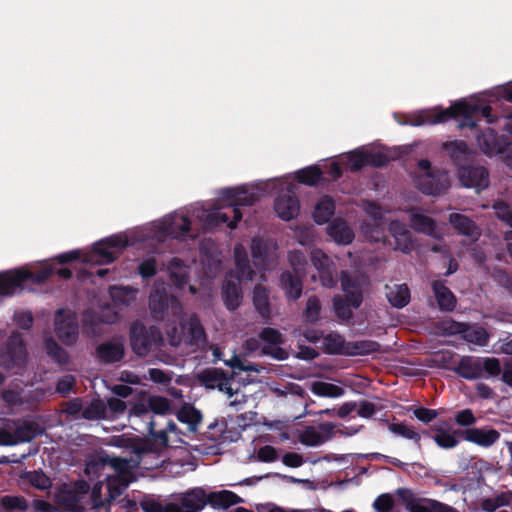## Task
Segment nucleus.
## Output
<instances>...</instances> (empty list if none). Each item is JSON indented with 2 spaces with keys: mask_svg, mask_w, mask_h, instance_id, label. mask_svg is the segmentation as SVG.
I'll use <instances>...</instances> for the list:
<instances>
[{
  "mask_svg": "<svg viewBox=\"0 0 512 512\" xmlns=\"http://www.w3.org/2000/svg\"><path fill=\"white\" fill-rule=\"evenodd\" d=\"M482 366L480 357L464 356L455 371L464 379L474 380L482 376Z\"/></svg>",
  "mask_w": 512,
  "mask_h": 512,
  "instance_id": "obj_38",
  "label": "nucleus"
},
{
  "mask_svg": "<svg viewBox=\"0 0 512 512\" xmlns=\"http://www.w3.org/2000/svg\"><path fill=\"white\" fill-rule=\"evenodd\" d=\"M417 167L421 176L426 178V182L423 183L426 187L420 192H439L438 182H440L441 177L446 175L439 170L434 169L428 159L419 160Z\"/></svg>",
  "mask_w": 512,
  "mask_h": 512,
  "instance_id": "obj_37",
  "label": "nucleus"
},
{
  "mask_svg": "<svg viewBox=\"0 0 512 512\" xmlns=\"http://www.w3.org/2000/svg\"><path fill=\"white\" fill-rule=\"evenodd\" d=\"M27 359V351L19 332H13L0 351V365L7 370L22 368Z\"/></svg>",
  "mask_w": 512,
  "mask_h": 512,
  "instance_id": "obj_10",
  "label": "nucleus"
},
{
  "mask_svg": "<svg viewBox=\"0 0 512 512\" xmlns=\"http://www.w3.org/2000/svg\"><path fill=\"white\" fill-rule=\"evenodd\" d=\"M233 252L235 269L228 273L222 287L223 300L229 310H235L241 304V281L252 280L255 276V271L249 263L245 247L242 244H236Z\"/></svg>",
  "mask_w": 512,
  "mask_h": 512,
  "instance_id": "obj_3",
  "label": "nucleus"
},
{
  "mask_svg": "<svg viewBox=\"0 0 512 512\" xmlns=\"http://www.w3.org/2000/svg\"><path fill=\"white\" fill-rule=\"evenodd\" d=\"M328 235L338 244L348 245L354 239V232L342 219H334L327 227Z\"/></svg>",
  "mask_w": 512,
  "mask_h": 512,
  "instance_id": "obj_39",
  "label": "nucleus"
},
{
  "mask_svg": "<svg viewBox=\"0 0 512 512\" xmlns=\"http://www.w3.org/2000/svg\"><path fill=\"white\" fill-rule=\"evenodd\" d=\"M335 425L331 422L320 424L318 427L307 426L300 434L299 441L306 446H319L330 439Z\"/></svg>",
  "mask_w": 512,
  "mask_h": 512,
  "instance_id": "obj_22",
  "label": "nucleus"
},
{
  "mask_svg": "<svg viewBox=\"0 0 512 512\" xmlns=\"http://www.w3.org/2000/svg\"><path fill=\"white\" fill-rule=\"evenodd\" d=\"M380 344L373 340L348 341L346 346L347 356H366L378 352Z\"/></svg>",
  "mask_w": 512,
  "mask_h": 512,
  "instance_id": "obj_46",
  "label": "nucleus"
},
{
  "mask_svg": "<svg viewBox=\"0 0 512 512\" xmlns=\"http://www.w3.org/2000/svg\"><path fill=\"white\" fill-rule=\"evenodd\" d=\"M341 286L346 301L340 296L333 297V310L340 321H349L352 316V308L358 309L363 302L362 289L357 279L352 278L346 271L341 272Z\"/></svg>",
  "mask_w": 512,
  "mask_h": 512,
  "instance_id": "obj_5",
  "label": "nucleus"
},
{
  "mask_svg": "<svg viewBox=\"0 0 512 512\" xmlns=\"http://www.w3.org/2000/svg\"><path fill=\"white\" fill-rule=\"evenodd\" d=\"M253 304L265 323H268L271 316L269 292L261 286L256 285L253 290Z\"/></svg>",
  "mask_w": 512,
  "mask_h": 512,
  "instance_id": "obj_43",
  "label": "nucleus"
},
{
  "mask_svg": "<svg viewBox=\"0 0 512 512\" xmlns=\"http://www.w3.org/2000/svg\"><path fill=\"white\" fill-rule=\"evenodd\" d=\"M82 417L87 420L107 418V406L101 399H95L82 410Z\"/></svg>",
  "mask_w": 512,
  "mask_h": 512,
  "instance_id": "obj_53",
  "label": "nucleus"
},
{
  "mask_svg": "<svg viewBox=\"0 0 512 512\" xmlns=\"http://www.w3.org/2000/svg\"><path fill=\"white\" fill-rule=\"evenodd\" d=\"M443 148L458 170L462 169V167H466L472 162L473 152L469 148L468 144L463 140L446 142L443 145Z\"/></svg>",
  "mask_w": 512,
  "mask_h": 512,
  "instance_id": "obj_24",
  "label": "nucleus"
},
{
  "mask_svg": "<svg viewBox=\"0 0 512 512\" xmlns=\"http://www.w3.org/2000/svg\"><path fill=\"white\" fill-rule=\"evenodd\" d=\"M136 460V456L131 457L130 459L121 458V457H97L96 459L90 460L87 462L85 467V473L91 477L95 476L99 473L101 469H103L106 465H109L113 468L117 473H126L133 468L138 467L140 464H134Z\"/></svg>",
  "mask_w": 512,
  "mask_h": 512,
  "instance_id": "obj_14",
  "label": "nucleus"
},
{
  "mask_svg": "<svg viewBox=\"0 0 512 512\" xmlns=\"http://www.w3.org/2000/svg\"><path fill=\"white\" fill-rule=\"evenodd\" d=\"M130 342L133 351L139 356H146L152 349L155 339L142 324L131 327Z\"/></svg>",
  "mask_w": 512,
  "mask_h": 512,
  "instance_id": "obj_25",
  "label": "nucleus"
},
{
  "mask_svg": "<svg viewBox=\"0 0 512 512\" xmlns=\"http://www.w3.org/2000/svg\"><path fill=\"white\" fill-rule=\"evenodd\" d=\"M170 410L167 398L152 396L148 399V409L135 407L130 417L144 422L149 436L165 450L167 447H177L182 442L176 423L168 417Z\"/></svg>",
  "mask_w": 512,
  "mask_h": 512,
  "instance_id": "obj_1",
  "label": "nucleus"
},
{
  "mask_svg": "<svg viewBox=\"0 0 512 512\" xmlns=\"http://www.w3.org/2000/svg\"><path fill=\"white\" fill-rule=\"evenodd\" d=\"M199 379L208 388H218L220 391H224L230 396L233 394L230 379L220 369H206L200 373Z\"/></svg>",
  "mask_w": 512,
  "mask_h": 512,
  "instance_id": "obj_30",
  "label": "nucleus"
},
{
  "mask_svg": "<svg viewBox=\"0 0 512 512\" xmlns=\"http://www.w3.org/2000/svg\"><path fill=\"white\" fill-rule=\"evenodd\" d=\"M0 506L7 511H26L29 508L28 501L23 496L5 495L0 499Z\"/></svg>",
  "mask_w": 512,
  "mask_h": 512,
  "instance_id": "obj_55",
  "label": "nucleus"
},
{
  "mask_svg": "<svg viewBox=\"0 0 512 512\" xmlns=\"http://www.w3.org/2000/svg\"><path fill=\"white\" fill-rule=\"evenodd\" d=\"M321 176L319 165L312 164L278 178L223 187L217 192H295L297 184L322 188Z\"/></svg>",
  "mask_w": 512,
  "mask_h": 512,
  "instance_id": "obj_2",
  "label": "nucleus"
},
{
  "mask_svg": "<svg viewBox=\"0 0 512 512\" xmlns=\"http://www.w3.org/2000/svg\"><path fill=\"white\" fill-rule=\"evenodd\" d=\"M509 503V497L505 493H501L495 497L483 499L480 506L485 512H494L500 507L509 505Z\"/></svg>",
  "mask_w": 512,
  "mask_h": 512,
  "instance_id": "obj_59",
  "label": "nucleus"
},
{
  "mask_svg": "<svg viewBox=\"0 0 512 512\" xmlns=\"http://www.w3.org/2000/svg\"><path fill=\"white\" fill-rule=\"evenodd\" d=\"M388 230L395 238V249L400 250L403 253H409L412 251L414 246L412 235L406 224L398 220H393L389 223Z\"/></svg>",
  "mask_w": 512,
  "mask_h": 512,
  "instance_id": "obj_32",
  "label": "nucleus"
},
{
  "mask_svg": "<svg viewBox=\"0 0 512 512\" xmlns=\"http://www.w3.org/2000/svg\"><path fill=\"white\" fill-rule=\"evenodd\" d=\"M458 177L461 184L466 188H474L476 192L486 189L489 186V172L481 165L470 163L459 169Z\"/></svg>",
  "mask_w": 512,
  "mask_h": 512,
  "instance_id": "obj_16",
  "label": "nucleus"
},
{
  "mask_svg": "<svg viewBox=\"0 0 512 512\" xmlns=\"http://www.w3.org/2000/svg\"><path fill=\"white\" fill-rule=\"evenodd\" d=\"M127 241L120 236H112L95 246L91 260L100 264L112 263L117 258L115 249H122Z\"/></svg>",
  "mask_w": 512,
  "mask_h": 512,
  "instance_id": "obj_19",
  "label": "nucleus"
},
{
  "mask_svg": "<svg viewBox=\"0 0 512 512\" xmlns=\"http://www.w3.org/2000/svg\"><path fill=\"white\" fill-rule=\"evenodd\" d=\"M23 478L39 490H47L52 485L50 478L42 471L26 472Z\"/></svg>",
  "mask_w": 512,
  "mask_h": 512,
  "instance_id": "obj_57",
  "label": "nucleus"
},
{
  "mask_svg": "<svg viewBox=\"0 0 512 512\" xmlns=\"http://www.w3.org/2000/svg\"><path fill=\"white\" fill-rule=\"evenodd\" d=\"M136 294L137 290L128 286H113L110 288L111 297L123 303L135 298Z\"/></svg>",
  "mask_w": 512,
  "mask_h": 512,
  "instance_id": "obj_62",
  "label": "nucleus"
},
{
  "mask_svg": "<svg viewBox=\"0 0 512 512\" xmlns=\"http://www.w3.org/2000/svg\"><path fill=\"white\" fill-rule=\"evenodd\" d=\"M317 164L322 172L321 182L323 189H328L344 175V170L338 155L332 157L330 160H322Z\"/></svg>",
  "mask_w": 512,
  "mask_h": 512,
  "instance_id": "obj_31",
  "label": "nucleus"
},
{
  "mask_svg": "<svg viewBox=\"0 0 512 512\" xmlns=\"http://www.w3.org/2000/svg\"><path fill=\"white\" fill-rule=\"evenodd\" d=\"M344 171L357 173L367 166L381 168L390 160L382 151L367 150L364 147L356 148L338 155Z\"/></svg>",
  "mask_w": 512,
  "mask_h": 512,
  "instance_id": "obj_6",
  "label": "nucleus"
},
{
  "mask_svg": "<svg viewBox=\"0 0 512 512\" xmlns=\"http://www.w3.org/2000/svg\"><path fill=\"white\" fill-rule=\"evenodd\" d=\"M456 104H463L469 107L468 113L455 114V118L462 117V121L460 122L461 127H469L471 129L475 128L477 126V118L479 116L486 118L488 123L496 121V118L492 115V108L489 105H472L465 101H460Z\"/></svg>",
  "mask_w": 512,
  "mask_h": 512,
  "instance_id": "obj_26",
  "label": "nucleus"
},
{
  "mask_svg": "<svg viewBox=\"0 0 512 512\" xmlns=\"http://www.w3.org/2000/svg\"><path fill=\"white\" fill-rule=\"evenodd\" d=\"M335 204L327 194L316 204L313 217L316 223L324 224L334 215Z\"/></svg>",
  "mask_w": 512,
  "mask_h": 512,
  "instance_id": "obj_49",
  "label": "nucleus"
},
{
  "mask_svg": "<svg viewBox=\"0 0 512 512\" xmlns=\"http://www.w3.org/2000/svg\"><path fill=\"white\" fill-rule=\"evenodd\" d=\"M311 391L313 394L321 397H332L337 398L344 394V389L338 385L316 381L311 385Z\"/></svg>",
  "mask_w": 512,
  "mask_h": 512,
  "instance_id": "obj_52",
  "label": "nucleus"
},
{
  "mask_svg": "<svg viewBox=\"0 0 512 512\" xmlns=\"http://www.w3.org/2000/svg\"><path fill=\"white\" fill-rule=\"evenodd\" d=\"M197 217L205 220L208 227H216L227 224V227L234 229L237 223L242 219V212L238 205L229 204L225 208H216L212 210L203 209L197 214Z\"/></svg>",
  "mask_w": 512,
  "mask_h": 512,
  "instance_id": "obj_12",
  "label": "nucleus"
},
{
  "mask_svg": "<svg viewBox=\"0 0 512 512\" xmlns=\"http://www.w3.org/2000/svg\"><path fill=\"white\" fill-rule=\"evenodd\" d=\"M53 273V268L46 266L35 272L17 270L12 273L0 275V296H12L16 291L22 289L26 281L43 283L48 280Z\"/></svg>",
  "mask_w": 512,
  "mask_h": 512,
  "instance_id": "obj_7",
  "label": "nucleus"
},
{
  "mask_svg": "<svg viewBox=\"0 0 512 512\" xmlns=\"http://www.w3.org/2000/svg\"><path fill=\"white\" fill-rule=\"evenodd\" d=\"M274 209L282 220L289 221L299 214V199L296 194H279L275 199Z\"/></svg>",
  "mask_w": 512,
  "mask_h": 512,
  "instance_id": "obj_29",
  "label": "nucleus"
},
{
  "mask_svg": "<svg viewBox=\"0 0 512 512\" xmlns=\"http://www.w3.org/2000/svg\"><path fill=\"white\" fill-rule=\"evenodd\" d=\"M388 429L395 435L401 436L403 438L413 440L418 446H420L421 436L418 432H416L412 427L406 425L405 423H390L388 425Z\"/></svg>",
  "mask_w": 512,
  "mask_h": 512,
  "instance_id": "obj_54",
  "label": "nucleus"
},
{
  "mask_svg": "<svg viewBox=\"0 0 512 512\" xmlns=\"http://www.w3.org/2000/svg\"><path fill=\"white\" fill-rule=\"evenodd\" d=\"M34 430L30 424H23L15 428L13 432L0 429V445H16L34 438Z\"/></svg>",
  "mask_w": 512,
  "mask_h": 512,
  "instance_id": "obj_35",
  "label": "nucleus"
},
{
  "mask_svg": "<svg viewBox=\"0 0 512 512\" xmlns=\"http://www.w3.org/2000/svg\"><path fill=\"white\" fill-rule=\"evenodd\" d=\"M250 248L254 264L262 270L268 269L273 261V253L276 250V243L271 240H263L261 238L254 237L251 241Z\"/></svg>",
  "mask_w": 512,
  "mask_h": 512,
  "instance_id": "obj_21",
  "label": "nucleus"
},
{
  "mask_svg": "<svg viewBox=\"0 0 512 512\" xmlns=\"http://www.w3.org/2000/svg\"><path fill=\"white\" fill-rule=\"evenodd\" d=\"M408 512H434L438 501L430 498H421L408 488H399L396 491Z\"/></svg>",
  "mask_w": 512,
  "mask_h": 512,
  "instance_id": "obj_20",
  "label": "nucleus"
},
{
  "mask_svg": "<svg viewBox=\"0 0 512 512\" xmlns=\"http://www.w3.org/2000/svg\"><path fill=\"white\" fill-rule=\"evenodd\" d=\"M347 342L342 335L337 333H330L323 339L326 352L334 355L347 356Z\"/></svg>",
  "mask_w": 512,
  "mask_h": 512,
  "instance_id": "obj_50",
  "label": "nucleus"
},
{
  "mask_svg": "<svg viewBox=\"0 0 512 512\" xmlns=\"http://www.w3.org/2000/svg\"><path fill=\"white\" fill-rule=\"evenodd\" d=\"M465 323L463 322H457L453 319H445L439 322L438 329L444 334V335H462V332L464 331Z\"/></svg>",
  "mask_w": 512,
  "mask_h": 512,
  "instance_id": "obj_61",
  "label": "nucleus"
},
{
  "mask_svg": "<svg viewBox=\"0 0 512 512\" xmlns=\"http://www.w3.org/2000/svg\"><path fill=\"white\" fill-rule=\"evenodd\" d=\"M304 275H293L289 271H285L280 276L281 288L284 290L285 295L288 299L297 300L302 294V281L301 277Z\"/></svg>",
  "mask_w": 512,
  "mask_h": 512,
  "instance_id": "obj_41",
  "label": "nucleus"
},
{
  "mask_svg": "<svg viewBox=\"0 0 512 512\" xmlns=\"http://www.w3.org/2000/svg\"><path fill=\"white\" fill-rule=\"evenodd\" d=\"M181 331L177 332V328H173V334H169V342L172 346H179L184 343L191 346L204 344L206 335L204 328L196 315H191L189 318L184 319L180 324Z\"/></svg>",
  "mask_w": 512,
  "mask_h": 512,
  "instance_id": "obj_9",
  "label": "nucleus"
},
{
  "mask_svg": "<svg viewBox=\"0 0 512 512\" xmlns=\"http://www.w3.org/2000/svg\"><path fill=\"white\" fill-rule=\"evenodd\" d=\"M170 297L167 285L163 280L157 279L149 295V308L154 318H160L168 309Z\"/></svg>",
  "mask_w": 512,
  "mask_h": 512,
  "instance_id": "obj_23",
  "label": "nucleus"
},
{
  "mask_svg": "<svg viewBox=\"0 0 512 512\" xmlns=\"http://www.w3.org/2000/svg\"><path fill=\"white\" fill-rule=\"evenodd\" d=\"M463 330L461 337L466 342L480 347L488 344L490 335L484 327L478 324L470 325L465 323Z\"/></svg>",
  "mask_w": 512,
  "mask_h": 512,
  "instance_id": "obj_42",
  "label": "nucleus"
},
{
  "mask_svg": "<svg viewBox=\"0 0 512 512\" xmlns=\"http://www.w3.org/2000/svg\"><path fill=\"white\" fill-rule=\"evenodd\" d=\"M168 269L170 280L178 288H183L189 281L188 267L180 258L174 257L170 260Z\"/></svg>",
  "mask_w": 512,
  "mask_h": 512,
  "instance_id": "obj_45",
  "label": "nucleus"
},
{
  "mask_svg": "<svg viewBox=\"0 0 512 512\" xmlns=\"http://www.w3.org/2000/svg\"><path fill=\"white\" fill-rule=\"evenodd\" d=\"M138 273L142 278H151L157 273V261L154 257L143 259L138 265Z\"/></svg>",
  "mask_w": 512,
  "mask_h": 512,
  "instance_id": "obj_63",
  "label": "nucleus"
},
{
  "mask_svg": "<svg viewBox=\"0 0 512 512\" xmlns=\"http://www.w3.org/2000/svg\"><path fill=\"white\" fill-rule=\"evenodd\" d=\"M191 229V221L181 213H174L165 218L161 223L159 230L163 236L175 239L186 237Z\"/></svg>",
  "mask_w": 512,
  "mask_h": 512,
  "instance_id": "obj_17",
  "label": "nucleus"
},
{
  "mask_svg": "<svg viewBox=\"0 0 512 512\" xmlns=\"http://www.w3.org/2000/svg\"><path fill=\"white\" fill-rule=\"evenodd\" d=\"M449 222L457 233L467 236L473 241L478 240L481 236L480 228L469 217L460 213H451L449 215Z\"/></svg>",
  "mask_w": 512,
  "mask_h": 512,
  "instance_id": "obj_34",
  "label": "nucleus"
},
{
  "mask_svg": "<svg viewBox=\"0 0 512 512\" xmlns=\"http://www.w3.org/2000/svg\"><path fill=\"white\" fill-rule=\"evenodd\" d=\"M373 507L377 512H391L394 507V499L388 493L381 494L375 499Z\"/></svg>",
  "mask_w": 512,
  "mask_h": 512,
  "instance_id": "obj_64",
  "label": "nucleus"
},
{
  "mask_svg": "<svg viewBox=\"0 0 512 512\" xmlns=\"http://www.w3.org/2000/svg\"><path fill=\"white\" fill-rule=\"evenodd\" d=\"M410 213V225L413 230L419 233H424L436 239L440 237L436 230V223L432 218L419 213L415 209H411Z\"/></svg>",
  "mask_w": 512,
  "mask_h": 512,
  "instance_id": "obj_40",
  "label": "nucleus"
},
{
  "mask_svg": "<svg viewBox=\"0 0 512 512\" xmlns=\"http://www.w3.org/2000/svg\"><path fill=\"white\" fill-rule=\"evenodd\" d=\"M47 354L57 363L65 364L68 362L67 352L60 347L55 340L48 338L45 340Z\"/></svg>",
  "mask_w": 512,
  "mask_h": 512,
  "instance_id": "obj_58",
  "label": "nucleus"
},
{
  "mask_svg": "<svg viewBox=\"0 0 512 512\" xmlns=\"http://www.w3.org/2000/svg\"><path fill=\"white\" fill-rule=\"evenodd\" d=\"M110 444L129 449L135 456L134 464H142L146 469L156 468L162 460L159 459L163 449L159 447L151 436L145 440L127 438L124 435L113 436Z\"/></svg>",
  "mask_w": 512,
  "mask_h": 512,
  "instance_id": "obj_4",
  "label": "nucleus"
},
{
  "mask_svg": "<svg viewBox=\"0 0 512 512\" xmlns=\"http://www.w3.org/2000/svg\"><path fill=\"white\" fill-rule=\"evenodd\" d=\"M439 310L451 312L455 309L457 299L453 292L445 285L442 280H434L431 284Z\"/></svg>",
  "mask_w": 512,
  "mask_h": 512,
  "instance_id": "obj_33",
  "label": "nucleus"
},
{
  "mask_svg": "<svg viewBox=\"0 0 512 512\" xmlns=\"http://www.w3.org/2000/svg\"><path fill=\"white\" fill-rule=\"evenodd\" d=\"M311 261L318 272L322 286L333 288L337 284L336 267L333 261L320 249L311 252Z\"/></svg>",
  "mask_w": 512,
  "mask_h": 512,
  "instance_id": "obj_15",
  "label": "nucleus"
},
{
  "mask_svg": "<svg viewBox=\"0 0 512 512\" xmlns=\"http://www.w3.org/2000/svg\"><path fill=\"white\" fill-rule=\"evenodd\" d=\"M387 300L395 308H403L410 301V290L406 284L386 286Z\"/></svg>",
  "mask_w": 512,
  "mask_h": 512,
  "instance_id": "obj_44",
  "label": "nucleus"
},
{
  "mask_svg": "<svg viewBox=\"0 0 512 512\" xmlns=\"http://www.w3.org/2000/svg\"><path fill=\"white\" fill-rule=\"evenodd\" d=\"M55 333L58 339L65 345H74L79 336L77 317L74 314H65L62 309L55 314Z\"/></svg>",
  "mask_w": 512,
  "mask_h": 512,
  "instance_id": "obj_13",
  "label": "nucleus"
},
{
  "mask_svg": "<svg viewBox=\"0 0 512 512\" xmlns=\"http://www.w3.org/2000/svg\"><path fill=\"white\" fill-rule=\"evenodd\" d=\"M321 303L318 297L311 296L307 299L303 317L306 322L316 323L320 318Z\"/></svg>",
  "mask_w": 512,
  "mask_h": 512,
  "instance_id": "obj_56",
  "label": "nucleus"
},
{
  "mask_svg": "<svg viewBox=\"0 0 512 512\" xmlns=\"http://www.w3.org/2000/svg\"><path fill=\"white\" fill-rule=\"evenodd\" d=\"M477 142L481 151L490 156L503 153L510 145L507 137L498 135V133L491 128L482 131L477 137Z\"/></svg>",
  "mask_w": 512,
  "mask_h": 512,
  "instance_id": "obj_18",
  "label": "nucleus"
},
{
  "mask_svg": "<svg viewBox=\"0 0 512 512\" xmlns=\"http://www.w3.org/2000/svg\"><path fill=\"white\" fill-rule=\"evenodd\" d=\"M469 107L463 104H453L447 109H431L424 110L418 113H415L411 116L404 115V120L398 119V114H395V118L398 123L402 125H411V126H422L426 124H438L446 122L450 119L455 118V114H465L468 113Z\"/></svg>",
  "mask_w": 512,
  "mask_h": 512,
  "instance_id": "obj_8",
  "label": "nucleus"
},
{
  "mask_svg": "<svg viewBox=\"0 0 512 512\" xmlns=\"http://www.w3.org/2000/svg\"><path fill=\"white\" fill-rule=\"evenodd\" d=\"M363 210L370 217L361 224V232L370 242H379L384 239L385 222L384 210L375 202H365Z\"/></svg>",
  "mask_w": 512,
  "mask_h": 512,
  "instance_id": "obj_11",
  "label": "nucleus"
},
{
  "mask_svg": "<svg viewBox=\"0 0 512 512\" xmlns=\"http://www.w3.org/2000/svg\"><path fill=\"white\" fill-rule=\"evenodd\" d=\"M289 262L295 274L305 275L308 264L305 254L300 250H294L289 253Z\"/></svg>",
  "mask_w": 512,
  "mask_h": 512,
  "instance_id": "obj_60",
  "label": "nucleus"
},
{
  "mask_svg": "<svg viewBox=\"0 0 512 512\" xmlns=\"http://www.w3.org/2000/svg\"><path fill=\"white\" fill-rule=\"evenodd\" d=\"M260 339L264 342V346L262 347V353L266 355H271L276 359L284 358V350L280 348V344L282 343V335L281 333L274 328H264L260 332Z\"/></svg>",
  "mask_w": 512,
  "mask_h": 512,
  "instance_id": "obj_28",
  "label": "nucleus"
},
{
  "mask_svg": "<svg viewBox=\"0 0 512 512\" xmlns=\"http://www.w3.org/2000/svg\"><path fill=\"white\" fill-rule=\"evenodd\" d=\"M432 430L436 432L435 435L432 436V439L439 447L452 449L458 445L459 441L456 438V431L449 432L438 425H434Z\"/></svg>",
  "mask_w": 512,
  "mask_h": 512,
  "instance_id": "obj_51",
  "label": "nucleus"
},
{
  "mask_svg": "<svg viewBox=\"0 0 512 512\" xmlns=\"http://www.w3.org/2000/svg\"><path fill=\"white\" fill-rule=\"evenodd\" d=\"M463 438L476 444L478 446L488 448L494 445L500 439V432L496 429L483 427V428H468L462 433Z\"/></svg>",
  "mask_w": 512,
  "mask_h": 512,
  "instance_id": "obj_27",
  "label": "nucleus"
},
{
  "mask_svg": "<svg viewBox=\"0 0 512 512\" xmlns=\"http://www.w3.org/2000/svg\"><path fill=\"white\" fill-rule=\"evenodd\" d=\"M208 503V495L202 488H195L182 499L183 510H202Z\"/></svg>",
  "mask_w": 512,
  "mask_h": 512,
  "instance_id": "obj_48",
  "label": "nucleus"
},
{
  "mask_svg": "<svg viewBox=\"0 0 512 512\" xmlns=\"http://www.w3.org/2000/svg\"><path fill=\"white\" fill-rule=\"evenodd\" d=\"M96 356L101 363L110 364L120 361L124 356V346L118 341H106L96 348Z\"/></svg>",
  "mask_w": 512,
  "mask_h": 512,
  "instance_id": "obj_36",
  "label": "nucleus"
},
{
  "mask_svg": "<svg viewBox=\"0 0 512 512\" xmlns=\"http://www.w3.org/2000/svg\"><path fill=\"white\" fill-rule=\"evenodd\" d=\"M242 502V499L232 491L221 490L208 494V503L217 508H229Z\"/></svg>",
  "mask_w": 512,
  "mask_h": 512,
  "instance_id": "obj_47",
  "label": "nucleus"
}]
</instances>
